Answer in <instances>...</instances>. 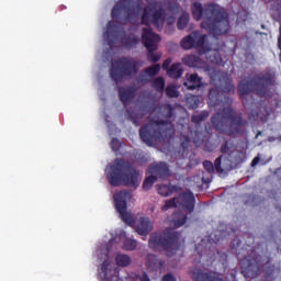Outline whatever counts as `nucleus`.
Returning <instances> with one entry per match:
<instances>
[{"label": "nucleus", "instance_id": "obj_27", "mask_svg": "<svg viewBox=\"0 0 281 281\" xmlns=\"http://www.w3.org/2000/svg\"><path fill=\"white\" fill-rule=\"evenodd\" d=\"M179 187L172 186V184H158L157 186V192L160 194V196H170L175 194V192H178Z\"/></svg>", "mask_w": 281, "mask_h": 281}, {"label": "nucleus", "instance_id": "obj_22", "mask_svg": "<svg viewBox=\"0 0 281 281\" xmlns=\"http://www.w3.org/2000/svg\"><path fill=\"white\" fill-rule=\"evenodd\" d=\"M183 85L189 91H194V89L201 88L203 78L199 77L198 74H187Z\"/></svg>", "mask_w": 281, "mask_h": 281}, {"label": "nucleus", "instance_id": "obj_32", "mask_svg": "<svg viewBox=\"0 0 281 281\" xmlns=\"http://www.w3.org/2000/svg\"><path fill=\"white\" fill-rule=\"evenodd\" d=\"M139 43V38L133 34L122 37L124 47H135Z\"/></svg>", "mask_w": 281, "mask_h": 281}, {"label": "nucleus", "instance_id": "obj_49", "mask_svg": "<svg viewBox=\"0 0 281 281\" xmlns=\"http://www.w3.org/2000/svg\"><path fill=\"white\" fill-rule=\"evenodd\" d=\"M220 150L223 155L229 153V140H225L224 144L221 146Z\"/></svg>", "mask_w": 281, "mask_h": 281}, {"label": "nucleus", "instance_id": "obj_13", "mask_svg": "<svg viewBox=\"0 0 281 281\" xmlns=\"http://www.w3.org/2000/svg\"><path fill=\"white\" fill-rule=\"evenodd\" d=\"M207 42V35L201 34L199 31H193L191 34L187 35L180 42L182 49H203L204 54H209L210 48L205 47Z\"/></svg>", "mask_w": 281, "mask_h": 281}, {"label": "nucleus", "instance_id": "obj_44", "mask_svg": "<svg viewBox=\"0 0 281 281\" xmlns=\"http://www.w3.org/2000/svg\"><path fill=\"white\" fill-rule=\"evenodd\" d=\"M210 78L213 82H216V80L221 81V71L216 68L209 69Z\"/></svg>", "mask_w": 281, "mask_h": 281}, {"label": "nucleus", "instance_id": "obj_35", "mask_svg": "<svg viewBox=\"0 0 281 281\" xmlns=\"http://www.w3.org/2000/svg\"><path fill=\"white\" fill-rule=\"evenodd\" d=\"M184 223H188V214L177 213L173 215L175 227H183Z\"/></svg>", "mask_w": 281, "mask_h": 281}, {"label": "nucleus", "instance_id": "obj_48", "mask_svg": "<svg viewBox=\"0 0 281 281\" xmlns=\"http://www.w3.org/2000/svg\"><path fill=\"white\" fill-rule=\"evenodd\" d=\"M189 146H190V137H188V136H182V137H181L180 147L182 148V150H188Z\"/></svg>", "mask_w": 281, "mask_h": 281}, {"label": "nucleus", "instance_id": "obj_38", "mask_svg": "<svg viewBox=\"0 0 281 281\" xmlns=\"http://www.w3.org/2000/svg\"><path fill=\"white\" fill-rule=\"evenodd\" d=\"M123 249H125V251H135V249H137V240L125 238L123 243Z\"/></svg>", "mask_w": 281, "mask_h": 281}, {"label": "nucleus", "instance_id": "obj_34", "mask_svg": "<svg viewBox=\"0 0 281 281\" xmlns=\"http://www.w3.org/2000/svg\"><path fill=\"white\" fill-rule=\"evenodd\" d=\"M161 71V65L155 64L144 69L145 76H148L149 78H155L157 74Z\"/></svg>", "mask_w": 281, "mask_h": 281}, {"label": "nucleus", "instance_id": "obj_21", "mask_svg": "<svg viewBox=\"0 0 281 281\" xmlns=\"http://www.w3.org/2000/svg\"><path fill=\"white\" fill-rule=\"evenodd\" d=\"M117 25H115V22L109 21L106 24V31L104 32V41L106 45H109L111 48L115 45V41H117Z\"/></svg>", "mask_w": 281, "mask_h": 281}, {"label": "nucleus", "instance_id": "obj_46", "mask_svg": "<svg viewBox=\"0 0 281 281\" xmlns=\"http://www.w3.org/2000/svg\"><path fill=\"white\" fill-rule=\"evenodd\" d=\"M110 146H111L113 153H117L120 150V148H122V143L117 138H112Z\"/></svg>", "mask_w": 281, "mask_h": 281}, {"label": "nucleus", "instance_id": "obj_26", "mask_svg": "<svg viewBox=\"0 0 281 281\" xmlns=\"http://www.w3.org/2000/svg\"><path fill=\"white\" fill-rule=\"evenodd\" d=\"M146 267L150 271H159L164 267V261L159 260L156 255L149 254L147 256Z\"/></svg>", "mask_w": 281, "mask_h": 281}, {"label": "nucleus", "instance_id": "obj_56", "mask_svg": "<svg viewBox=\"0 0 281 281\" xmlns=\"http://www.w3.org/2000/svg\"><path fill=\"white\" fill-rule=\"evenodd\" d=\"M250 104H254V100H251Z\"/></svg>", "mask_w": 281, "mask_h": 281}, {"label": "nucleus", "instance_id": "obj_15", "mask_svg": "<svg viewBox=\"0 0 281 281\" xmlns=\"http://www.w3.org/2000/svg\"><path fill=\"white\" fill-rule=\"evenodd\" d=\"M99 278L102 281H122L120 271L116 268H111V261L109 259L102 262L101 269L99 270Z\"/></svg>", "mask_w": 281, "mask_h": 281}, {"label": "nucleus", "instance_id": "obj_18", "mask_svg": "<svg viewBox=\"0 0 281 281\" xmlns=\"http://www.w3.org/2000/svg\"><path fill=\"white\" fill-rule=\"evenodd\" d=\"M190 133L192 135L194 146L199 148L200 146L205 144V142H210L212 137V127L210 126V124H207L205 125V131L196 130L193 134L192 131H190Z\"/></svg>", "mask_w": 281, "mask_h": 281}, {"label": "nucleus", "instance_id": "obj_28", "mask_svg": "<svg viewBox=\"0 0 281 281\" xmlns=\"http://www.w3.org/2000/svg\"><path fill=\"white\" fill-rule=\"evenodd\" d=\"M167 76H169V78H173V80H179V78L183 76V68H181V63L172 64L167 71Z\"/></svg>", "mask_w": 281, "mask_h": 281}, {"label": "nucleus", "instance_id": "obj_36", "mask_svg": "<svg viewBox=\"0 0 281 281\" xmlns=\"http://www.w3.org/2000/svg\"><path fill=\"white\" fill-rule=\"evenodd\" d=\"M126 117L130 122H133L134 126H139V120H142V116L135 112V110H126Z\"/></svg>", "mask_w": 281, "mask_h": 281}, {"label": "nucleus", "instance_id": "obj_50", "mask_svg": "<svg viewBox=\"0 0 281 281\" xmlns=\"http://www.w3.org/2000/svg\"><path fill=\"white\" fill-rule=\"evenodd\" d=\"M170 65H172V58H167L162 63V69L168 72V69H170Z\"/></svg>", "mask_w": 281, "mask_h": 281}, {"label": "nucleus", "instance_id": "obj_57", "mask_svg": "<svg viewBox=\"0 0 281 281\" xmlns=\"http://www.w3.org/2000/svg\"><path fill=\"white\" fill-rule=\"evenodd\" d=\"M206 151H209V153H210V149H206Z\"/></svg>", "mask_w": 281, "mask_h": 281}, {"label": "nucleus", "instance_id": "obj_8", "mask_svg": "<svg viewBox=\"0 0 281 281\" xmlns=\"http://www.w3.org/2000/svg\"><path fill=\"white\" fill-rule=\"evenodd\" d=\"M142 25H153L154 27H164L166 23V9L161 5V2H154L148 7H145L140 18Z\"/></svg>", "mask_w": 281, "mask_h": 281}, {"label": "nucleus", "instance_id": "obj_3", "mask_svg": "<svg viewBox=\"0 0 281 281\" xmlns=\"http://www.w3.org/2000/svg\"><path fill=\"white\" fill-rule=\"evenodd\" d=\"M211 124L214 131L221 135L236 139V137H243L247 133L249 122L243 117V114L236 112L234 108L226 106L212 115Z\"/></svg>", "mask_w": 281, "mask_h": 281}, {"label": "nucleus", "instance_id": "obj_16", "mask_svg": "<svg viewBox=\"0 0 281 281\" xmlns=\"http://www.w3.org/2000/svg\"><path fill=\"white\" fill-rule=\"evenodd\" d=\"M178 198V205H181L186 212L192 214V212H194V205H196V198H194V193H192V191H186L180 193Z\"/></svg>", "mask_w": 281, "mask_h": 281}, {"label": "nucleus", "instance_id": "obj_40", "mask_svg": "<svg viewBox=\"0 0 281 281\" xmlns=\"http://www.w3.org/2000/svg\"><path fill=\"white\" fill-rule=\"evenodd\" d=\"M155 181H157V177L154 175L147 177L143 182V190H150L155 184Z\"/></svg>", "mask_w": 281, "mask_h": 281}, {"label": "nucleus", "instance_id": "obj_37", "mask_svg": "<svg viewBox=\"0 0 281 281\" xmlns=\"http://www.w3.org/2000/svg\"><path fill=\"white\" fill-rule=\"evenodd\" d=\"M115 262H116L117 267H128V265H131V262H133V260L131 259V257L128 255H117L115 257Z\"/></svg>", "mask_w": 281, "mask_h": 281}, {"label": "nucleus", "instance_id": "obj_39", "mask_svg": "<svg viewBox=\"0 0 281 281\" xmlns=\"http://www.w3.org/2000/svg\"><path fill=\"white\" fill-rule=\"evenodd\" d=\"M179 205V198H173L170 200H167L165 202V205H162L161 210L162 212H168V210H172V207H177Z\"/></svg>", "mask_w": 281, "mask_h": 281}, {"label": "nucleus", "instance_id": "obj_10", "mask_svg": "<svg viewBox=\"0 0 281 281\" xmlns=\"http://www.w3.org/2000/svg\"><path fill=\"white\" fill-rule=\"evenodd\" d=\"M261 258L256 250H251L248 256L241 259L240 269L244 278L254 280L260 276V271H262Z\"/></svg>", "mask_w": 281, "mask_h": 281}, {"label": "nucleus", "instance_id": "obj_17", "mask_svg": "<svg viewBox=\"0 0 281 281\" xmlns=\"http://www.w3.org/2000/svg\"><path fill=\"white\" fill-rule=\"evenodd\" d=\"M214 168L217 175H229L234 170V165H232L229 157L221 155L215 159Z\"/></svg>", "mask_w": 281, "mask_h": 281}, {"label": "nucleus", "instance_id": "obj_1", "mask_svg": "<svg viewBox=\"0 0 281 281\" xmlns=\"http://www.w3.org/2000/svg\"><path fill=\"white\" fill-rule=\"evenodd\" d=\"M191 13L194 21L203 19L200 27L205 30L213 38L225 36L232 30V26H229V13L220 4L210 2L203 7L201 2H193L191 4Z\"/></svg>", "mask_w": 281, "mask_h": 281}, {"label": "nucleus", "instance_id": "obj_41", "mask_svg": "<svg viewBox=\"0 0 281 281\" xmlns=\"http://www.w3.org/2000/svg\"><path fill=\"white\" fill-rule=\"evenodd\" d=\"M166 95L168 98H179V91L175 85L167 86L166 88Z\"/></svg>", "mask_w": 281, "mask_h": 281}, {"label": "nucleus", "instance_id": "obj_55", "mask_svg": "<svg viewBox=\"0 0 281 281\" xmlns=\"http://www.w3.org/2000/svg\"><path fill=\"white\" fill-rule=\"evenodd\" d=\"M276 267L274 266H271V271H274Z\"/></svg>", "mask_w": 281, "mask_h": 281}, {"label": "nucleus", "instance_id": "obj_58", "mask_svg": "<svg viewBox=\"0 0 281 281\" xmlns=\"http://www.w3.org/2000/svg\"><path fill=\"white\" fill-rule=\"evenodd\" d=\"M203 255H200V258H202Z\"/></svg>", "mask_w": 281, "mask_h": 281}, {"label": "nucleus", "instance_id": "obj_14", "mask_svg": "<svg viewBox=\"0 0 281 281\" xmlns=\"http://www.w3.org/2000/svg\"><path fill=\"white\" fill-rule=\"evenodd\" d=\"M161 37L159 34L153 32V29L144 27L142 32V43L147 52H157L159 49V42Z\"/></svg>", "mask_w": 281, "mask_h": 281}, {"label": "nucleus", "instance_id": "obj_43", "mask_svg": "<svg viewBox=\"0 0 281 281\" xmlns=\"http://www.w3.org/2000/svg\"><path fill=\"white\" fill-rule=\"evenodd\" d=\"M147 60L149 63H159V60H161V55L155 54V50H148Z\"/></svg>", "mask_w": 281, "mask_h": 281}, {"label": "nucleus", "instance_id": "obj_24", "mask_svg": "<svg viewBox=\"0 0 281 281\" xmlns=\"http://www.w3.org/2000/svg\"><path fill=\"white\" fill-rule=\"evenodd\" d=\"M269 115L270 113L267 111V108H259V111H251L248 114V119L254 120V122H258V120H260V122H267Z\"/></svg>", "mask_w": 281, "mask_h": 281}, {"label": "nucleus", "instance_id": "obj_2", "mask_svg": "<svg viewBox=\"0 0 281 281\" xmlns=\"http://www.w3.org/2000/svg\"><path fill=\"white\" fill-rule=\"evenodd\" d=\"M158 115L162 120L149 116L148 122L139 130V137L147 146L161 142L168 135V130L172 128V122H175L176 117L175 105L170 103L160 104Z\"/></svg>", "mask_w": 281, "mask_h": 281}, {"label": "nucleus", "instance_id": "obj_4", "mask_svg": "<svg viewBox=\"0 0 281 281\" xmlns=\"http://www.w3.org/2000/svg\"><path fill=\"white\" fill-rule=\"evenodd\" d=\"M106 179L112 188L127 186L137 190L139 188V171L133 162L124 158H115L105 169Z\"/></svg>", "mask_w": 281, "mask_h": 281}, {"label": "nucleus", "instance_id": "obj_45", "mask_svg": "<svg viewBox=\"0 0 281 281\" xmlns=\"http://www.w3.org/2000/svg\"><path fill=\"white\" fill-rule=\"evenodd\" d=\"M179 8H180V5H179V3H177V2H169V3L167 4V10H168V12H170L171 14H178V13H179Z\"/></svg>", "mask_w": 281, "mask_h": 281}, {"label": "nucleus", "instance_id": "obj_53", "mask_svg": "<svg viewBox=\"0 0 281 281\" xmlns=\"http://www.w3.org/2000/svg\"><path fill=\"white\" fill-rule=\"evenodd\" d=\"M211 63H218V59H210Z\"/></svg>", "mask_w": 281, "mask_h": 281}, {"label": "nucleus", "instance_id": "obj_23", "mask_svg": "<svg viewBox=\"0 0 281 281\" xmlns=\"http://www.w3.org/2000/svg\"><path fill=\"white\" fill-rule=\"evenodd\" d=\"M136 232L139 236H148L153 232V223L148 217H140L136 225Z\"/></svg>", "mask_w": 281, "mask_h": 281}, {"label": "nucleus", "instance_id": "obj_33", "mask_svg": "<svg viewBox=\"0 0 281 281\" xmlns=\"http://www.w3.org/2000/svg\"><path fill=\"white\" fill-rule=\"evenodd\" d=\"M188 23H190V13L184 12L178 19V22H177L178 30H186V27H188Z\"/></svg>", "mask_w": 281, "mask_h": 281}, {"label": "nucleus", "instance_id": "obj_9", "mask_svg": "<svg viewBox=\"0 0 281 281\" xmlns=\"http://www.w3.org/2000/svg\"><path fill=\"white\" fill-rule=\"evenodd\" d=\"M225 80V85L221 86V90L218 88H211L209 90V106H225V104H232V99L227 97L225 93H235L236 86L232 83V80L227 76H223Z\"/></svg>", "mask_w": 281, "mask_h": 281}, {"label": "nucleus", "instance_id": "obj_31", "mask_svg": "<svg viewBox=\"0 0 281 281\" xmlns=\"http://www.w3.org/2000/svg\"><path fill=\"white\" fill-rule=\"evenodd\" d=\"M151 87L157 93H164V89H166V79H164V77H157L151 82Z\"/></svg>", "mask_w": 281, "mask_h": 281}, {"label": "nucleus", "instance_id": "obj_19", "mask_svg": "<svg viewBox=\"0 0 281 281\" xmlns=\"http://www.w3.org/2000/svg\"><path fill=\"white\" fill-rule=\"evenodd\" d=\"M148 173L157 179H168L170 177V168L166 162L153 164L148 167Z\"/></svg>", "mask_w": 281, "mask_h": 281}, {"label": "nucleus", "instance_id": "obj_5", "mask_svg": "<svg viewBox=\"0 0 281 281\" xmlns=\"http://www.w3.org/2000/svg\"><path fill=\"white\" fill-rule=\"evenodd\" d=\"M276 85V76L271 74L256 75L249 81H241L238 85V93L245 109H249V100L251 93H255L259 98H267L269 95V89Z\"/></svg>", "mask_w": 281, "mask_h": 281}, {"label": "nucleus", "instance_id": "obj_29", "mask_svg": "<svg viewBox=\"0 0 281 281\" xmlns=\"http://www.w3.org/2000/svg\"><path fill=\"white\" fill-rule=\"evenodd\" d=\"M182 63L187 67L196 68L201 65V58L196 57V55H187L182 58Z\"/></svg>", "mask_w": 281, "mask_h": 281}, {"label": "nucleus", "instance_id": "obj_12", "mask_svg": "<svg viewBox=\"0 0 281 281\" xmlns=\"http://www.w3.org/2000/svg\"><path fill=\"white\" fill-rule=\"evenodd\" d=\"M133 198V194L128 190H121L117 193L114 194V207L117 213H120V216L124 223L127 225H131L133 223V217L127 212L128 205L127 201H131Z\"/></svg>", "mask_w": 281, "mask_h": 281}, {"label": "nucleus", "instance_id": "obj_7", "mask_svg": "<svg viewBox=\"0 0 281 281\" xmlns=\"http://www.w3.org/2000/svg\"><path fill=\"white\" fill-rule=\"evenodd\" d=\"M139 71V60L133 57H120L112 63L110 68V77L113 82H122L124 78H131Z\"/></svg>", "mask_w": 281, "mask_h": 281}, {"label": "nucleus", "instance_id": "obj_42", "mask_svg": "<svg viewBox=\"0 0 281 281\" xmlns=\"http://www.w3.org/2000/svg\"><path fill=\"white\" fill-rule=\"evenodd\" d=\"M187 104H189V109H199V97L196 95L188 97Z\"/></svg>", "mask_w": 281, "mask_h": 281}, {"label": "nucleus", "instance_id": "obj_25", "mask_svg": "<svg viewBox=\"0 0 281 281\" xmlns=\"http://www.w3.org/2000/svg\"><path fill=\"white\" fill-rule=\"evenodd\" d=\"M119 98L123 104H127L133 98H135V90L133 88H119Z\"/></svg>", "mask_w": 281, "mask_h": 281}, {"label": "nucleus", "instance_id": "obj_51", "mask_svg": "<svg viewBox=\"0 0 281 281\" xmlns=\"http://www.w3.org/2000/svg\"><path fill=\"white\" fill-rule=\"evenodd\" d=\"M162 281H177V278H175L172 273H167L162 277Z\"/></svg>", "mask_w": 281, "mask_h": 281}, {"label": "nucleus", "instance_id": "obj_47", "mask_svg": "<svg viewBox=\"0 0 281 281\" xmlns=\"http://www.w3.org/2000/svg\"><path fill=\"white\" fill-rule=\"evenodd\" d=\"M203 167H204V170H206V172H209L210 175H212L214 170H216V167H214V164L210 160H204Z\"/></svg>", "mask_w": 281, "mask_h": 281}, {"label": "nucleus", "instance_id": "obj_54", "mask_svg": "<svg viewBox=\"0 0 281 281\" xmlns=\"http://www.w3.org/2000/svg\"><path fill=\"white\" fill-rule=\"evenodd\" d=\"M258 135H262V132H258L257 135H256V137H258Z\"/></svg>", "mask_w": 281, "mask_h": 281}, {"label": "nucleus", "instance_id": "obj_20", "mask_svg": "<svg viewBox=\"0 0 281 281\" xmlns=\"http://www.w3.org/2000/svg\"><path fill=\"white\" fill-rule=\"evenodd\" d=\"M192 279L194 281H224L221 278V273H218L216 271L203 272L200 269H194L192 271Z\"/></svg>", "mask_w": 281, "mask_h": 281}, {"label": "nucleus", "instance_id": "obj_30", "mask_svg": "<svg viewBox=\"0 0 281 281\" xmlns=\"http://www.w3.org/2000/svg\"><path fill=\"white\" fill-rule=\"evenodd\" d=\"M210 117V112L209 111H202L198 114H193L191 116V122L196 125L201 126V122H205Z\"/></svg>", "mask_w": 281, "mask_h": 281}, {"label": "nucleus", "instance_id": "obj_11", "mask_svg": "<svg viewBox=\"0 0 281 281\" xmlns=\"http://www.w3.org/2000/svg\"><path fill=\"white\" fill-rule=\"evenodd\" d=\"M122 12H125V21H135L139 13L142 12V3L136 2L135 4H130L126 0H121L116 3L111 12L112 19H120Z\"/></svg>", "mask_w": 281, "mask_h": 281}, {"label": "nucleus", "instance_id": "obj_6", "mask_svg": "<svg viewBox=\"0 0 281 281\" xmlns=\"http://www.w3.org/2000/svg\"><path fill=\"white\" fill-rule=\"evenodd\" d=\"M180 236L179 232L172 228L155 232L149 237L148 247L153 251H166L167 256H173L175 251L179 249Z\"/></svg>", "mask_w": 281, "mask_h": 281}, {"label": "nucleus", "instance_id": "obj_52", "mask_svg": "<svg viewBox=\"0 0 281 281\" xmlns=\"http://www.w3.org/2000/svg\"><path fill=\"white\" fill-rule=\"evenodd\" d=\"M258 164H260V157H255V158L252 159V161H251L252 168H254L255 166H258Z\"/></svg>", "mask_w": 281, "mask_h": 281}]
</instances>
